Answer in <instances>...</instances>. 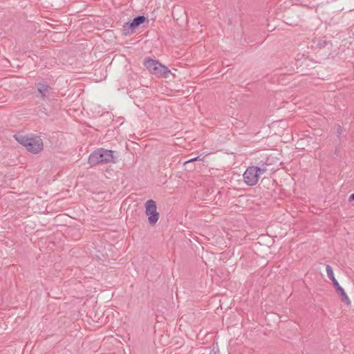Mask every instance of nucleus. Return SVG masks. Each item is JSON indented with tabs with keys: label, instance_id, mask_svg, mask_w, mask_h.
<instances>
[{
	"label": "nucleus",
	"instance_id": "1",
	"mask_svg": "<svg viewBox=\"0 0 354 354\" xmlns=\"http://www.w3.org/2000/svg\"><path fill=\"white\" fill-rule=\"evenodd\" d=\"M15 140L33 153H38L43 149V141L40 136L15 134Z\"/></svg>",
	"mask_w": 354,
	"mask_h": 354
},
{
	"label": "nucleus",
	"instance_id": "13",
	"mask_svg": "<svg viewBox=\"0 0 354 354\" xmlns=\"http://www.w3.org/2000/svg\"><path fill=\"white\" fill-rule=\"evenodd\" d=\"M201 160H202V159L200 158V156H197V157H195L194 158H192V159L186 161L185 163L187 164V163H189V162H193V161Z\"/></svg>",
	"mask_w": 354,
	"mask_h": 354
},
{
	"label": "nucleus",
	"instance_id": "7",
	"mask_svg": "<svg viewBox=\"0 0 354 354\" xmlns=\"http://www.w3.org/2000/svg\"><path fill=\"white\" fill-rule=\"evenodd\" d=\"M146 17L143 15H139L136 17H135L133 21L130 23L126 24L124 27V30L127 31V28L129 29H131V30H135L136 28H138L140 25L143 24L146 21Z\"/></svg>",
	"mask_w": 354,
	"mask_h": 354
},
{
	"label": "nucleus",
	"instance_id": "10",
	"mask_svg": "<svg viewBox=\"0 0 354 354\" xmlns=\"http://www.w3.org/2000/svg\"><path fill=\"white\" fill-rule=\"evenodd\" d=\"M254 169L255 170H257V174H258L259 177L265 174L266 171H268V170H272L273 168H266L263 164H259L258 163V166H254Z\"/></svg>",
	"mask_w": 354,
	"mask_h": 354
},
{
	"label": "nucleus",
	"instance_id": "12",
	"mask_svg": "<svg viewBox=\"0 0 354 354\" xmlns=\"http://www.w3.org/2000/svg\"><path fill=\"white\" fill-rule=\"evenodd\" d=\"M327 44V41L326 39H321L319 43H318V46L320 47V48H324Z\"/></svg>",
	"mask_w": 354,
	"mask_h": 354
},
{
	"label": "nucleus",
	"instance_id": "15",
	"mask_svg": "<svg viewBox=\"0 0 354 354\" xmlns=\"http://www.w3.org/2000/svg\"><path fill=\"white\" fill-rule=\"evenodd\" d=\"M349 201H354V193L352 194L350 196H349Z\"/></svg>",
	"mask_w": 354,
	"mask_h": 354
},
{
	"label": "nucleus",
	"instance_id": "4",
	"mask_svg": "<svg viewBox=\"0 0 354 354\" xmlns=\"http://www.w3.org/2000/svg\"><path fill=\"white\" fill-rule=\"evenodd\" d=\"M145 214L151 225L153 226L159 219V213L157 212L156 203L153 200H148L145 203Z\"/></svg>",
	"mask_w": 354,
	"mask_h": 354
},
{
	"label": "nucleus",
	"instance_id": "6",
	"mask_svg": "<svg viewBox=\"0 0 354 354\" xmlns=\"http://www.w3.org/2000/svg\"><path fill=\"white\" fill-rule=\"evenodd\" d=\"M35 87L43 100L46 101L49 99L52 88L48 84L39 82L36 84Z\"/></svg>",
	"mask_w": 354,
	"mask_h": 354
},
{
	"label": "nucleus",
	"instance_id": "2",
	"mask_svg": "<svg viewBox=\"0 0 354 354\" xmlns=\"http://www.w3.org/2000/svg\"><path fill=\"white\" fill-rule=\"evenodd\" d=\"M115 151L100 148L93 151L88 157V163L92 165L100 163L114 162Z\"/></svg>",
	"mask_w": 354,
	"mask_h": 354
},
{
	"label": "nucleus",
	"instance_id": "5",
	"mask_svg": "<svg viewBox=\"0 0 354 354\" xmlns=\"http://www.w3.org/2000/svg\"><path fill=\"white\" fill-rule=\"evenodd\" d=\"M243 176L244 183L249 186L255 185L259 179L254 166L248 167Z\"/></svg>",
	"mask_w": 354,
	"mask_h": 354
},
{
	"label": "nucleus",
	"instance_id": "8",
	"mask_svg": "<svg viewBox=\"0 0 354 354\" xmlns=\"http://www.w3.org/2000/svg\"><path fill=\"white\" fill-rule=\"evenodd\" d=\"M170 73L171 71L158 62L156 68H155L152 74L158 77H167Z\"/></svg>",
	"mask_w": 354,
	"mask_h": 354
},
{
	"label": "nucleus",
	"instance_id": "14",
	"mask_svg": "<svg viewBox=\"0 0 354 354\" xmlns=\"http://www.w3.org/2000/svg\"><path fill=\"white\" fill-rule=\"evenodd\" d=\"M209 354H219L218 349L214 347L209 353Z\"/></svg>",
	"mask_w": 354,
	"mask_h": 354
},
{
	"label": "nucleus",
	"instance_id": "9",
	"mask_svg": "<svg viewBox=\"0 0 354 354\" xmlns=\"http://www.w3.org/2000/svg\"><path fill=\"white\" fill-rule=\"evenodd\" d=\"M158 64V61L152 59L151 58H147L145 59L144 65L149 70V71L152 74L156 68V66Z\"/></svg>",
	"mask_w": 354,
	"mask_h": 354
},
{
	"label": "nucleus",
	"instance_id": "3",
	"mask_svg": "<svg viewBox=\"0 0 354 354\" xmlns=\"http://www.w3.org/2000/svg\"><path fill=\"white\" fill-rule=\"evenodd\" d=\"M326 271L328 277L332 281L333 284L334 286V288H335L337 293L339 295V297L341 298V301L348 306L350 305L351 300L348 298L346 293L345 292L344 290L339 284L338 281L335 279L334 274H333V268L330 265H326Z\"/></svg>",
	"mask_w": 354,
	"mask_h": 354
},
{
	"label": "nucleus",
	"instance_id": "11",
	"mask_svg": "<svg viewBox=\"0 0 354 354\" xmlns=\"http://www.w3.org/2000/svg\"><path fill=\"white\" fill-rule=\"evenodd\" d=\"M273 158L266 157L264 160H261L259 164H263L266 168H269L272 165Z\"/></svg>",
	"mask_w": 354,
	"mask_h": 354
}]
</instances>
